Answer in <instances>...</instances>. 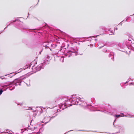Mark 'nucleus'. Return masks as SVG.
I'll list each match as a JSON object with an SVG mask.
<instances>
[{
	"instance_id": "nucleus-7",
	"label": "nucleus",
	"mask_w": 134,
	"mask_h": 134,
	"mask_svg": "<svg viewBox=\"0 0 134 134\" xmlns=\"http://www.w3.org/2000/svg\"><path fill=\"white\" fill-rule=\"evenodd\" d=\"M70 99H68L64 101V103H61L60 105H59L60 107H64L65 108H67L68 107H70L72 105V104L70 102Z\"/></svg>"
},
{
	"instance_id": "nucleus-9",
	"label": "nucleus",
	"mask_w": 134,
	"mask_h": 134,
	"mask_svg": "<svg viewBox=\"0 0 134 134\" xmlns=\"http://www.w3.org/2000/svg\"><path fill=\"white\" fill-rule=\"evenodd\" d=\"M109 58L111 57V59L112 60L114 61V53L113 52H111L110 53L109 55Z\"/></svg>"
},
{
	"instance_id": "nucleus-47",
	"label": "nucleus",
	"mask_w": 134,
	"mask_h": 134,
	"mask_svg": "<svg viewBox=\"0 0 134 134\" xmlns=\"http://www.w3.org/2000/svg\"><path fill=\"white\" fill-rule=\"evenodd\" d=\"M14 73V72H12V73H11L10 74H10V75H11L12 74H13Z\"/></svg>"
},
{
	"instance_id": "nucleus-32",
	"label": "nucleus",
	"mask_w": 134,
	"mask_h": 134,
	"mask_svg": "<svg viewBox=\"0 0 134 134\" xmlns=\"http://www.w3.org/2000/svg\"><path fill=\"white\" fill-rule=\"evenodd\" d=\"M42 51V50L41 51H40L39 53V54H41V52Z\"/></svg>"
},
{
	"instance_id": "nucleus-1",
	"label": "nucleus",
	"mask_w": 134,
	"mask_h": 134,
	"mask_svg": "<svg viewBox=\"0 0 134 134\" xmlns=\"http://www.w3.org/2000/svg\"><path fill=\"white\" fill-rule=\"evenodd\" d=\"M29 75L26 74L21 76L20 77L15 79L12 82H8L4 83L1 86L2 88L0 89V95H1L4 91L6 90L8 88L12 91L15 88V86H13L12 88H11L13 86H16L18 85H21L22 80L28 77Z\"/></svg>"
},
{
	"instance_id": "nucleus-22",
	"label": "nucleus",
	"mask_w": 134,
	"mask_h": 134,
	"mask_svg": "<svg viewBox=\"0 0 134 134\" xmlns=\"http://www.w3.org/2000/svg\"><path fill=\"white\" fill-rule=\"evenodd\" d=\"M86 37H82L81 39V40H82V41L81 42H84L85 41H84L85 40V39H86Z\"/></svg>"
},
{
	"instance_id": "nucleus-59",
	"label": "nucleus",
	"mask_w": 134,
	"mask_h": 134,
	"mask_svg": "<svg viewBox=\"0 0 134 134\" xmlns=\"http://www.w3.org/2000/svg\"><path fill=\"white\" fill-rule=\"evenodd\" d=\"M91 102H92V100H91Z\"/></svg>"
},
{
	"instance_id": "nucleus-6",
	"label": "nucleus",
	"mask_w": 134,
	"mask_h": 134,
	"mask_svg": "<svg viewBox=\"0 0 134 134\" xmlns=\"http://www.w3.org/2000/svg\"><path fill=\"white\" fill-rule=\"evenodd\" d=\"M49 62H50L48 60L45 59L42 63L41 64L38 65L36 67L34 68L36 69L37 71H39L41 69H43L45 66L47 64H49Z\"/></svg>"
},
{
	"instance_id": "nucleus-19",
	"label": "nucleus",
	"mask_w": 134,
	"mask_h": 134,
	"mask_svg": "<svg viewBox=\"0 0 134 134\" xmlns=\"http://www.w3.org/2000/svg\"><path fill=\"white\" fill-rule=\"evenodd\" d=\"M15 103L17 104V105L18 106H20L21 107L22 106L23 104L22 103H18L17 102H15Z\"/></svg>"
},
{
	"instance_id": "nucleus-39",
	"label": "nucleus",
	"mask_w": 134,
	"mask_h": 134,
	"mask_svg": "<svg viewBox=\"0 0 134 134\" xmlns=\"http://www.w3.org/2000/svg\"><path fill=\"white\" fill-rule=\"evenodd\" d=\"M120 114H121L122 115H123V116H124V114L123 113H120Z\"/></svg>"
},
{
	"instance_id": "nucleus-55",
	"label": "nucleus",
	"mask_w": 134,
	"mask_h": 134,
	"mask_svg": "<svg viewBox=\"0 0 134 134\" xmlns=\"http://www.w3.org/2000/svg\"><path fill=\"white\" fill-rule=\"evenodd\" d=\"M26 84L27 85V86H28V85L26 83Z\"/></svg>"
},
{
	"instance_id": "nucleus-43",
	"label": "nucleus",
	"mask_w": 134,
	"mask_h": 134,
	"mask_svg": "<svg viewBox=\"0 0 134 134\" xmlns=\"http://www.w3.org/2000/svg\"><path fill=\"white\" fill-rule=\"evenodd\" d=\"M127 20V19H126L125 20V21H127V20Z\"/></svg>"
},
{
	"instance_id": "nucleus-51",
	"label": "nucleus",
	"mask_w": 134,
	"mask_h": 134,
	"mask_svg": "<svg viewBox=\"0 0 134 134\" xmlns=\"http://www.w3.org/2000/svg\"><path fill=\"white\" fill-rule=\"evenodd\" d=\"M43 46H44V47H45V45L44 44H43Z\"/></svg>"
},
{
	"instance_id": "nucleus-27",
	"label": "nucleus",
	"mask_w": 134,
	"mask_h": 134,
	"mask_svg": "<svg viewBox=\"0 0 134 134\" xmlns=\"http://www.w3.org/2000/svg\"><path fill=\"white\" fill-rule=\"evenodd\" d=\"M41 129V128H40V129L39 130V131H38V132H37V133H36L37 134H40V130Z\"/></svg>"
},
{
	"instance_id": "nucleus-3",
	"label": "nucleus",
	"mask_w": 134,
	"mask_h": 134,
	"mask_svg": "<svg viewBox=\"0 0 134 134\" xmlns=\"http://www.w3.org/2000/svg\"><path fill=\"white\" fill-rule=\"evenodd\" d=\"M16 21H18L16 23L15 25V27L18 28H20V29L23 30V31H26L27 33L28 32V31L30 32L34 31V30L29 29L27 27L25 26L22 25V24H21V22L18 18H17L15 20L13 21L12 22H11L9 24H8L7 26L3 30L1 31V32L0 33V34L2 33L4 30L8 27V26L10 25V24L13 23L15 22Z\"/></svg>"
},
{
	"instance_id": "nucleus-5",
	"label": "nucleus",
	"mask_w": 134,
	"mask_h": 134,
	"mask_svg": "<svg viewBox=\"0 0 134 134\" xmlns=\"http://www.w3.org/2000/svg\"><path fill=\"white\" fill-rule=\"evenodd\" d=\"M76 94L74 95L71 96V97L70 102H71V104L73 105H77L79 104V105H82V106H83V103H79V100H80L79 98L78 97H75Z\"/></svg>"
},
{
	"instance_id": "nucleus-24",
	"label": "nucleus",
	"mask_w": 134,
	"mask_h": 134,
	"mask_svg": "<svg viewBox=\"0 0 134 134\" xmlns=\"http://www.w3.org/2000/svg\"><path fill=\"white\" fill-rule=\"evenodd\" d=\"M79 98L80 100H79V101H80L81 102H82L84 101V99L83 98L82 99L80 98V97H79Z\"/></svg>"
},
{
	"instance_id": "nucleus-46",
	"label": "nucleus",
	"mask_w": 134,
	"mask_h": 134,
	"mask_svg": "<svg viewBox=\"0 0 134 134\" xmlns=\"http://www.w3.org/2000/svg\"><path fill=\"white\" fill-rule=\"evenodd\" d=\"M115 30H118V28L117 27H116L115 28Z\"/></svg>"
},
{
	"instance_id": "nucleus-58",
	"label": "nucleus",
	"mask_w": 134,
	"mask_h": 134,
	"mask_svg": "<svg viewBox=\"0 0 134 134\" xmlns=\"http://www.w3.org/2000/svg\"><path fill=\"white\" fill-rule=\"evenodd\" d=\"M20 72V71H19V72H18V73H19Z\"/></svg>"
},
{
	"instance_id": "nucleus-49",
	"label": "nucleus",
	"mask_w": 134,
	"mask_h": 134,
	"mask_svg": "<svg viewBox=\"0 0 134 134\" xmlns=\"http://www.w3.org/2000/svg\"><path fill=\"white\" fill-rule=\"evenodd\" d=\"M44 122H43V121H42L41 122V123H44Z\"/></svg>"
},
{
	"instance_id": "nucleus-10",
	"label": "nucleus",
	"mask_w": 134,
	"mask_h": 134,
	"mask_svg": "<svg viewBox=\"0 0 134 134\" xmlns=\"http://www.w3.org/2000/svg\"><path fill=\"white\" fill-rule=\"evenodd\" d=\"M105 105H100L98 106V109L100 110H102L104 109V108H105ZM94 108H96L97 109H98L97 107H93Z\"/></svg>"
},
{
	"instance_id": "nucleus-23",
	"label": "nucleus",
	"mask_w": 134,
	"mask_h": 134,
	"mask_svg": "<svg viewBox=\"0 0 134 134\" xmlns=\"http://www.w3.org/2000/svg\"><path fill=\"white\" fill-rule=\"evenodd\" d=\"M32 109L33 110V112H35L36 111V109L35 110H33L32 109V108L31 107H29V109Z\"/></svg>"
},
{
	"instance_id": "nucleus-28",
	"label": "nucleus",
	"mask_w": 134,
	"mask_h": 134,
	"mask_svg": "<svg viewBox=\"0 0 134 134\" xmlns=\"http://www.w3.org/2000/svg\"><path fill=\"white\" fill-rule=\"evenodd\" d=\"M104 46V45H103V46H102L100 47H98V49H100L101 48H102Z\"/></svg>"
},
{
	"instance_id": "nucleus-12",
	"label": "nucleus",
	"mask_w": 134,
	"mask_h": 134,
	"mask_svg": "<svg viewBox=\"0 0 134 134\" xmlns=\"http://www.w3.org/2000/svg\"><path fill=\"white\" fill-rule=\"evenodd\" d=\"M114 117L116 118V119H115L113 123V125H114V127H116V126L114 125V123L115 121H116V119L121 117V116L120 115V114H115L114 115Z\"/></svg>"
},
{
	"instance_id": "nucleus-8",
	"label": "nucleus",
	"mask_w": 134,
	"mask_h": 134,
	"mask_svg": "<svg viewBox=\"0 0 134 134\" xmlns=\"http://www.w3.org/2000/svg\"><path fill=\"white\" fill-rule=\"evenodd\" d=\"M125 43L129 49L130 48L134 51V47H132V43L130 40L128 39L125 42Z\"/></svg>"
},
{
	"instance_id": "nucleus-56",
	"label": "nucleus",
	"mask_w": 134,
	"mask_h": 134,
	"mask_svg": "<svg viewBox=\"0 0 134 134\" xmlns=\"http://www.w3.org/2000/svg\"><path fill=\"white\" fill-rule=\"evenodd\" d=\"M8 75V74H7V75H6L5 76H7V75Z\"/></svg>"
},
{
	"instance_id": "nucleus-30",
	"label": "nucleus",
	"mask_w": 134,
	"mask_h": 134,
	"mask_svg": "<svg viewBox=\"0 0 134 134\" xmlns=\"http://www.w3.org/2000/svg\"><path fill=\"white\" fill-rule=\"evenodd\" d=\"M31 66V65H29V66H28L27 67H26V68H30Z\"/></svg>"
},
{
	"instance_id": "nucleus-20",
	"label": "nucleus",
	"mask_w": 134,
	"mask_h": 134,
	"mask_svg": "<svg viewBox=\"0 0 134 134\" xmlns=\"http://www.w3.org/2000/svg\"><path fill=\"white\" fill-rule=\"evenodd\" d=\"M104 110H106L107 111H108L109 112H110V110L109 109L107 108V107L105 105V108H104Z\"/></svg>"
},
{
	"instance_id": "nucleus-13",
	"label": "nucleus",
	"mask_w": 134,
	"mask_h": 134,
	"mask_svg": "<svg viewBox=\"0 0 134 134\" xmlns=\"http://www.w3.org/2000/svg\"><path fill=\"white\" fill-rule=\"evenodd\" d=\"M51 42H50L48 43L47 44L45 45V49H47L48 48H49L51 47Z\"/></svg>"
},
{
	"instance_id": "nucleus-61",
	"label": "nucleus",
	"mask_w": 134,
	"mask_h": 134,
	"mask_svg": "<svg viewBox=\"0 0 134 134\" xmlns=\"http://www.w3.org/2000/svg\"><path fill=\"white\" fill-rule=\"evenodd\" d=\"M109 133V134H111L110 133Z\"/></svg>"
},
{
	"instance_id": "nucleus-52",
	"label": "nucleus",
	"mask_w": 134,
	"mask_h": 134,
	"mask_svg": "<svg viewBox=\"0 0 134 134\" xmlns=\"http://www.w3.org/2000/svg\"><path fill=\"white\" fill-rule=\"evenodd\" d=\"M29 13H28V16H27V17L29 16Z\"/></svg>"
},
{
	"instance_id": "nucleus-16",
	"label": "nucleus",
	"mask_w": 134,
	"mask_h": 134,
	"mask_svg": "<svg viewBox=\"0 0 134 134\" xmlns=\"http://www.w3.org/2000/svg\"><path fill=\"white\" fill-rule=\"evenodd\" d=\"M79 131H87V132H89V131H92L94 132H97L96 131H88V130H78Z\"/></svg>"
},
{
	"instance_id": "nucleus-64",
	"label": "nucleus",
	"mask_w": 134,
	"mask_h": 134,
	"mask_svg": "<svg viewBox=\"0 0 134 134\" xmlns=\"http://www.w3.org/2000/svg\"><path fill=\"white\" fill-rule=\"evenodd\" d=\"M21 131H22V129H21Z\"/></svg>"
},
{
	"instance_id": "nucleus-4",
	"label": "nucleus",
	"mask_w": 134,
	"mask_h": 134,
	"mask_svg": "<svg viewBox=\"0 0 134 134\" xmlns=\"http://www.w3.org/2000/svg\"><path fill=\"white\" fill-rule=\"evenodd\" d=\"M86 105L84 106H86L87 108L90 109L91 111H100L102 112H103L105 113L109 114L111 115V113L110 112H109L108 111H107L106 110H101L99 109H97L96 108H94L93 106H92L91 104H88L86 103Z\"/></svg>"
},
{
	"instance_id": "nucleus-37",
	"label": "nucleus",
	"mask_w": 134,
	"mask_h": 134,
	"mask_svg": "<svg viewBox=\"0 0 134 134\" xmlns=\"http://www.w3.org/2000/svg\"><path fill=\"white\" fill-rule=\"evenodd\" d=\"M124 116V117H127L128 116L126 115H124V116Z\"/></svg>"
},
{
	"instance_id": "nucleus-62",
	"label": "nucleus",
	"mask_w": 134,
	"mask_h": 134,
	"mask_svg": "<svg viewBox=\"0 0 134 134\" xmlns=\"http://www.w3.org/2000/svg\"><path fill=\"white\" fill-rule=\"evenodd\" d=\"M130 118H131V117H131V116H130Z\"/></svg>"
},
{
	"instance_id": "nucleus-15",
	"label": "nucleus",
	"mask_w": 134,
	"mask_h": 134,
	"mask_svg": "<svg viewBox=\"0 0 134 134\" xmlns=\"http://www.w3.org/2000/svg\"><path fill=\"white\" fill-rule=\"evenodd\" d=\"M103 51L105 53H107L110 52V51L107 49H104L103 50Z\"/></svg>"
},
{
	"instance_id": "nucleus-63",
	"label": "nucleus",
	"mask_w": 134,
	"mask_h": 134,
	"mask_svg": "<svg viewBox=\"0 0 134 134\" xmlns=\"http://www.w3.org/2000/svg\"><path fill=\"white\" fill-rule=\"evenodd\" d=\"M105 44H107V43H105Z\"/></svg>"
},
{
	"instance_id": "nucleus-60",
	"label": "nucleus",
	"mask_w": 134,
	"mask_h": 134,
	"mask_svg": "<svg viewBox=\"0 0 134 134\" xmlns=\"http://www.w3.org/2000/svg\"><path fill=\"white\" fill-rule=\"evenodd\" d=\"M6 131H8V130H6Z\"/></svg>"
},
{
	"instance_id": "nucleus-40",
	"label": "nucleus",
	"mask_w": 134,
	"mask_h": 134,
	"mask_svg": "<svg viewBox=\"0 0 134 134\" xmlns=\"http://www.w3.org/2000/svg\"><path fill=\"white\" fill-rule=\"evenodd\" d=\"M48 48L51 51H52V48Z\"/></svg>"
},
{
	"instance_id": "nucleus-11",
	"label": "nucleus",
	"mask_w": 134,
	"mask_h": 134,
	"mask_svg": "<svg viewBox=\"0 0 134 134\" xmlns=\"http://www.w3.org/2000/svg\"><path fill=\"white\" fill-rule=\"evenodd\" d=\"M55 115L54 116H53L52 117H51V118L49 120V121H47V122H46L43 125H46L47 123L48 122H49L51 119H52L53 118H54L56 116H57V112H56L55 113V114H54V115Z\"/></svg>"
},
{
	"instance_id": "nucleus-48",
	"label": "nucleus",
	"mask_w": 134,
	"mask_h": 134,
	"mask_svg": "<svg viewBox=\"0 0 134 134\" xmlns=\"http://www.w3.org/2000/svg\"><path fill=\"white\" fill-rule=\"evenodd\" d=\"M94 40L95 41H97V39H95Z\"/></svg>"
},
{
	"instance_id": "nucleus-2",
	"label": "nucleus",
	"mask_w": 134,
	"mask_h": 134,
	"mask_svg": "<svg viewBox=\"0 0 134 134\" xmlns=\"http://www.w3.org/2000/svg\"><path fill=\"white\" fill-rule=\"evenodd\" d=\"M65 46H61L59 49V51L63 52L64 55L66 57H69L72 55V53H75V56L78 54V49L76 47H71L68 50L66 51V48H64Z\"/></svg>"
},
{
	"instance_id": "nucleus-50",
	"label": "nucleus",
	"mask_w": 134,
	"mask_h": 134,
	"mask_svg": "<svg viewBox=\"0 0 134 134\" xmlns=\"http://www.w3.org/2000/svg\"><path fill=\"white\" fill-rule=\"evenodd\" d=\"M10 134H13V133H11L10 132L9 133Z\"/></svg>"
},
{
	"instance_id": "nucleus-21",
	"label": "nucleus",
	"mask_w": 134,
	"mask_h": 134,
	"mask_svg": "<svg viewBox=\"0 0 134 134\" xmlns=\"http://www.w3.org/2000/svg\"><path fill=\"white\" fill-rule=\"evenodd\" d=\"M109 34L110 35H111L113 34H114V32L113 30H111L110 33H109Z\"/></svg>"
},
{
	"instance_id": "nucleus-25",
	"label": "nucleus",
	"mask_w": 134,
	"mask_h": 134,
	"mask_svg": "<svg viewBox=\"0 0 134 134\" xmlns=\"http://www.w3.org/2000/svg\"><path fill=\"white\" fill-rule=\"evenodd\" d=\"M134 15V13L132 15H131L130 16H128L126 18V19H127L128 20L129 19V18H131L130 16H132Z\"/></svg>"
},
{
	"instance_id": "nucleus-54",
	"label": "nucleus",
	"mask_w": 134,
	"mask_h": 134,
	"mask_svg": "<svg viewBox=\"0 0 134 134\" xmlns=\"http://www.w3.org/2000/svg\"><path fill=\"white\" fill-rule=\"evenodd\" d=\"M64 108H63L62 109V110H64Z\"/></svg>"
},
{
	"instance_id": "nucleus-44",
	"label": "nucleus",
	"mask_w": 134,
	"mask_h": 134,
	"mask_svg": "<svg viewBox=\"0 0 134 134\" xmlns=\"http://www.w3.org/2000/svg\"><path fill=\"white\" fill-rule=\"evenodd\" d=\"M34 66H32V69H33L34 68Z\"/></svg>"
},
{
	"instance_id": "nucleus-36",
	"label": "nucleus",
	"mask_w": 134,
	"mask_h": 134,
	"mask_svg": "<svg viewBox=\"0 0 134 134\" xmlns=\"http://www.w3.org/2000/svg\"><path fill=\"white\" fill-rule=\"evenodd\" d=\"M90 46H90L91 47H92L93 46V45L92 44H90Z\"/></svg>"
},
{
	"instance_id": "nucleus-17",
	"label": "nucleus",
	"mask_w": 134,
	"mask_h": 134,
	"mask_svg": "<svg viewBox=\"0 0 134 134\" xmlns=\"http://www.w3.org/2000/svg\"><path fill=\"white\" fill-rule=\"evenodd\" d=\"M22 42L23 43L26 44L27 46H29L30 45V42H26L25 41H23Z\"/></svg>"
},
{
	"instance_id": "nucleus-57",
	"label": "nucleus",
	"mask_w": 134,
	"mask_h": 134,
	"mask_svg": "<svg viewBox=\"0 0 134 134\" xmlns=\"http://www.w3.org/2000/svg\"><path fill=\"white\" fill-rule=\"evenodd\" d=\"M80 55H82V54H80Z\"/></svg>"
},
{
	"instance_id": "nucleus-31",
	"label": "nucleus",
	"mask_w": 134,
	"mask_h": 134,
	"mask_svg": "<svg viewBox=\"0 0 134 134\" xmlns=\"http://www.w3.org/2000/svg\"><path fill=\"white\" fill-rule=\"evenodd\" d=\"M37 128V127H34V129H33V130H32V129H31V130H34L35 129H36Z\"/></svg>"
},
{
	"instance_id": "nucleus-42",
	"label": "nucleus",
	"mask_w": 134,
	"mask_h": 134,
	"mask_svg": "<svg viewBox=\"0 0 134 134\" xmlns=\"http://www.w3.org/2000/svg\"><path fill=\"white\" fill-rule=\"evenodd\" d=\"M120 132V131H119L118 132H117L115 133H119Z\"/></svg>"
},
{
	"instance_id": "nucleus-33",
	"label": "nucleus",
	"mask_w": 134,
	"mask_h": 134,
	"mask_svg": "<svg viewBox=\"0 0 134 134\" xmlns=\"http://www.w3.org/2000/svg\"><path fill=\"white\" fill-rule=\"evenodd\" d=\"M128 82H129V81H126V82H125V83H124V84L125 85L126 83H128Z\"/></svg>"
},
{
	"instance_id": "nucleus-53",
	"label": "nucleus",
	"mask_w": 134,
	"mask_h": 134,
	"mask_svg": "<svg viewBox=\"0 0 134 134\" xmlns=\"http://www.w3.org/2000/svg\"><path fill=\"white\" fill-rule=\"evenodd\" d=\"M99 36V35H96V37H97L98 36Z\"/></svg>"
},
{
	"instance_id": "nucleus-18",
	"label": "nucleus",
	"mask_w": 134,
	"mask_h": 134,
	"mask_svg": "<svg viewBox=\"0 0 134 134\" xmlns=\"http://www.w3.org/2000/svg\"><path fill=\"white\" fill-rule=\"evenodd\" d=\"M57 46V44L56 43L53 44L51 43V47L54 48L56 47Z\"/></svg>"
},
{
	"instance_id": "nucleus-34",
	"label": "nucleus",
	"mask_w": 134,
	"mask_h": 134,
	"mask_svg": "<svg viewBox=\"0 0 134 134\" xmlns=\"http://www.w3.org/2000/svg\"><path fill=\"white\" fill-rule=\"evenodd\" d=\"M2 77H0L1 78V79H4L5 78V77H3V78H2Z\"/></svg>"
},
{
	"instance_id": "nucleus-14",
	"label": "nucleus",
	"mask_w": 134,
	"mask_h": 134,
	"mask_svg": "<svg viewBox=\"0 0 134 134\" xmlns=\"http://www.w3.org/2000/svg\"><path fill=\"white\" fill-rule=\"evenodd\" d=\"M95 37L94 36H91L89 37H86L85 40L84 41H91V40L92 39V37Z\"/></svg>"
},
{
	"instance_id": "nucleus-38",
	"label": "nucleus",
	"mask_w": 134,
	"mask_h": 134,
	"mask_svg": "<svg viewBox=\"0 0 134 134\" xmlns=\"http://www.w3.org/2000/svg\"><path fill=\"white\" fill-rule=\"evenodd\" d=\"M124 21V20H123L122 21H121V22L120 23V25H122V23H121L122 22H123V21Z\"/></svg>"
},
{
	"instance_id": "nucleus-45",
	"label": "nucleus",
	"mask_w": 134,
	"mask_h": 134,
	"mask_svg": "<svg viewBox=\"0 0 134 134\" xmlns=\"http://www.w3.org/2000/svg\"><path fill=\"white\" fill-rule=\"evenodd\" d=\"M10 131H9V132H7V133L9 134V133H10Z\"/></svg>"
},
{
	"instance_id": "nucleus-26",
	"label": "nucleus",
	"mask_w": 134,
	"mask_h": 134,
	"mask_svg": "<svg viewBox=\"0 0 134 134\" xmlns=\"http://www.w3.org/2000/svg\"><path fill=\"white\" fill-rule=\"evenodd\" d=\"M16 74H15L13 75H9L8 76V77H10V78H12V77L14 76H15V75H16Z\"/></svg>"
},
{
	"instance_id": "nucleus-41",
	"label": "nucleus",
	"mask_w": 134,
	"mask_h": 134,
	"mask_svg": "<svg viewBox=\"0 0 134 134\" xmlns=\"http://www.w3.org/2000/svg\"><path fill=\"white\" fill-rule=\"evenodd\" d=\"M121 44H118V46H119V47H120V48H121V47L120 46V45Z\"/></svg>"
},
{
	"instance_id": "nucleus-35",
	"label": "nucleus",
	"mask_w": 134,
	"mask_h": 134,
	"mask_svg": "<svg viewBox=\"0 0 134 134\" xmlns=\"http://www.w3.org/2000/svg\"><path fill=\"white\" fill-rule=\"evenodd\" d=\"M59 111H61V110L59 109H57V111L58 112Z\"/></svg>"
},
{
	"instance_id": "nucleus-29",
	"label": "nucleus",
	"mask_w": 134,
	"mask_h": 134,
	"mask_svg": "<svg viewBox=\"0 0 134 134\" xmlns=\"http://www.w3.org/2000/svg\"><path fill=\"white\" fill-rule=\"evenodd\" d=\"M73 130H70L69 131L67 132L66 133H64V134H66V133H68V132H70V131H73Z\"/></svg>"
}]
</instances>
